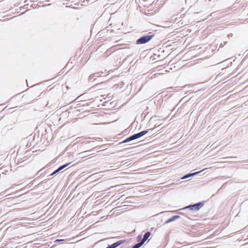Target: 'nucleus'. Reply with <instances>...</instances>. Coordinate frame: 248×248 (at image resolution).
<instances>
[{
  "label": "nucleus",
  "mask_w": 248,
  "mask_h": 248,
  "mask_svg": "<svg viewBox=\"0 0 248 248\" xmlns=\"http://www.w3.org/2000/svg\"><path fill=\"white\" fill-rule=\"evenodd\" d=\"M150 232H146L144 234L143 238L142 239V240L140 242L134 245L132 248H139L140 247L144 244V243L148 239V238L150 237Z\"/></svg>",
  "instance_id": "nucleus-2"
},
{
  "label": "nucleus",
  "mask_w": 248,
  "mask_h": 248,
  "mask_svg": "<svg viewBox=\"0 0 248 248\" xmlns=\"http://www.w3.org/2000/svg\"><path fill=\"white\" fill-rule=\"evenodd\" d=\"M203 206L202 202H199L198 203L190 205L186 207V208H188L191 210L198 211Z\"/></svg>",
  "instance_id": "nucleus-4"
},
{
  "label": "nucleus",
  "mask_w": 248,
  "mask_h": 248,
  "mask_svg": "<svg viewBox=\"0 0 248 248\" xmlns=\"http://www.w3.org/2000/svg\"><path fill=\"white\" fill-rule=\"evenodd\" d=\"M70 164V163H68L67 164H66L63 166H61L60 167H59V169H58L57 170H55L51 175H52L54 174H56V173H57L58 172H59V171L62 170L63 169H64V168H65L66 167H67L68 165H69V164Z\"/></svg>",
  "instance_id": "nucleus-5"
},
{
  "label": "nucleus",
  "mask_w": 248,
  "mask_h": 248,
  "mask_svg": "<svg viewBox=\"0 0 248 248\" xmlns=\"http://www.w3.org/2000/svg\"><path fill=\"white\" fill-rule=\"evenodd\" d=\"M179 217V216H173L171 218L169 219V220H168L166 222L167 223H169L170 222H171L173 220H174L175 219H177V218H178Z\"/></svg>",
  "instance_id": "nucleus-8"
},
{
  "label": "nucleus",
  "mask_w": 248,
  "mask_h": 248,
  "mask_svg": "<svg viewBox=\"0 0 248 248\" xmlns=\"http://www.w3.org/2000/svg\"><path fill=\"white\" fill-rule=\"evenodd\" d=\"M80 97L81 96H78V97L77 98L76 100L79 99L80 98Z\"/></svg>",
  "instance_id": "nucleus-11"
},
{
  "label": "nucleus",
  "mask_w": 248,
  "mask_h": 248,
  "mask_svg": "<svg viewBox=\"0 0 248 248\" xmlns=\"http://www.w3.org/2000/svg\"><path fill=\"white\" fill-rule=\"evenodd\" d=\"M112 248V247H111V245H110V246H108V247L107 248Z\"/></svg>",
  "instance_id": "nucleus-12"
},
{
  "label": "nucleus",
  "mask_w": 248,
  "mask_h": 248,
  "mask_svg": "<svg viewBox=\"0 0 248 248\" xmlns=\"http://www.w3.org/2000/svg\"><path fill=\"white\" fill-rule=\"evenodd\" d=\"M124 242V240H120L119 241H117L116 243H113V244H112L111 245V246L112 248H115L119 246V245L122 244Z\"/></svg>",
  "instance_id": "nucleus-6"
},
{
  "label": "nucleus",
  "mask_w": 248,
  "mask_h": 248,
  "mask_svg": "<svg viewBox=\"0 0 248 248\" xmlns=\"http://www.w3.org/2000/svg\"><path fill=\"white\" fill-rule=\"evenodd\" d=\"M197 172H196V173H197ZM195 173H190V174H187L186 175V176H185V177H183V178H187L189 176H191V175H193L194 174H195Z\"/></svg>",
  "instance_id": "nucleus-10"
},
{
  "label": "nucleus",
  "mask_w": 248,
  "mask_h": 248,
  "mask_svg": "<svg viewBox=\"0 0 248 248\" xmlns=\"http://www.w3.org/2000/svg\"><path fill=\"white\" fill-rule=\"evenodd\" d=\"M90 101V102H85V101L84 100H81V103L80 104L81 106H90V103H92L93 102V99H89V100Z\"/></svg>",
  "instance_id": "nucleus-7"
},
{
  "label": "nucleus",
  "mask_w": 248,
  "mask_h": 248,
  "mask_svg": "<svg viewBox=\"0 0 248 248\" xmlns=\"http://www.w3.org/2000/svg\"><path fill=\"white\" fill-rule=\"evenodd\" d=\"M153 76H154V78H155L156 77V74L154 75Z\"/></svg>",
  "instance_id": "nucleus-13"
},
{
  "label": "nucleus",
  "mask_w": 248,
  "mask_h": 248,
  "mask_svg": "<svg viewBox=\"0 0 248 248\" xmlns=\"http://www.w3.org/2000/svg\"><path fill=\"white\" fill-rule=\"evenodd\" d=\"M153 37V35H145L137 41V44H145L149 41Z\"/></svg>",
  "instance_id": "nucleus-3"
},
{
  "label": "nucleus",
  "mask_w": 248,
  "mask_h": 248,
  "mask_svg": "<svg viewBox=\"0 0 248 248\" xmlns=\"http://www.w3.org/2000/svg\"><path fill=\"white\" fill-rule=\"evenodd\" d=\"M121 45L120 44H118V45H115V46H112V47H111L110 48V49H112V50H115V48L117 46H120Z\"/></svg>",
  "instance_id": "nucleus-9"
},
{
  "label": "nucleus",
  "mask_w": 248,
  "mask_h": 248,
  "mask_svg": "<svg viewBox=\"0 0 248 248\" xmlns=\"http://www.w3.org/2000/svg\"><path fill=\"white\" fill-rule=\"evenodd\" d=\"M147 132H148V131H143L139 133L134 134V135L130 136V137L127 138L126 140H125L123 141V142H127L131 140L138 139V138L145 135L146 133H147Z\"/></svg>",
  "instance_id": "nucleus-1"
}]
</instances>
